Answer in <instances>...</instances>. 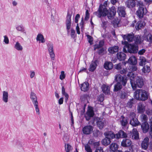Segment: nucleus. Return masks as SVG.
I'll return each instance as SVG.
<instances>
[{
    "mask_svg": "<svg viewBox=\"0 0 152 152\" xmlns=\"http://www.w3.org/2000/svg\"><path fill=\"white\" fill-rule=\"evenodd\" d=\"M115 80L118 83L115 84L114 87L113 91H117L121 90L122 88V85L125 86L127 82V78L125 76H123L120 74L116 75L115 77Z\"/></svg>",
    "mask_w": 152,
    "mask_h": 152,
    "instance_id": "1",
    "label": "nucleus"
},
{
    "mask_svg": "<svg viewBox=\"0 0 152 152\" xmlns=\"http://www.w3.org/2000/svg\"><path fill=\"white\" fill-rule=\"evenodd\" d=\"M138 9L136 12V15L140 19L142 18L146 15L147 10L143 4L142 1H138L137 4Z\"/></svg>",
    "mask_w": 152,
    "mask_h": 152,
    "instance_id": "2",
    "label": "nucleus"
},
{
    "mask_svg": "<svg viewBox=\"0 0 152 152\" xmlns=\"http://www.w3.org/2000/svg\"><path fill=\"white\" fill-rule=\"evenodd\" d=\"M105 136L109 139H113L115 138L118 139L120 138H124L127 137L126 134L122 130H120L117 133L115 134L112 132H108L104 133Z\"/></svg>",
    "mask_w": 152,
    "mask_h": 152,
    "instance_id": "3",
    "label": "nucleus"
},
{
    "mask_svg": "<svg viewBox=\"0 0 152 152\" xmlns=\"http://www.w3.org/2000/svg\"><path fill=\"white\" fill-rule=\"evenodd\" d=\"M148 92L145 90L137 89L134 92V96L137 100L145 101L148 98Z\"/></svg>",
    "mask_w": 152,
    "mask_h": 152,
    "instance_id": "4",
    "label": "nucleus"
},
{
    "mask_svg": "<svg viewBox=\"0 0 152 152\" xmlns=\"http://www.w3.org/2000/svg\"><path fill=\"white\" fill-rule=\"evenodd\" d=\"M131 80V84L133 89H135L137 86L141 88L143 85V80L142 77H137L134 80Z\"/></svg>",
    "mask_w": 152,
    "mask_h": 152,
    "instance_id": "5",
    "label": "nucleus"
},
{
    "mask_svg": "<svg viewBox=\"0 0 152 152\" xmlns=\"http://www.w3.org/2000/svg\"><path fill=\"white\" fill-rule=\"evenodd\" d=\"M123 48V51L126 53L128 52L130 53H136L138 50V46L137 45L126 44Z\"/></svg>",
    "mask_w": 152,
    "mask_h": 152,
    "instance_id": "6",
    "label": "nucleus"
},
{
    "mask_svg": "<svg viewBox=\"0 0 152 152\" xmlns=\"http://www.w3.org/2000/svg\"><path fill=\"white\" fill-rule=\"evenodd\" d=\"M107 13V10L106 7L102 4L99 5L98 10L94 13V14L98 17L101 18L102 17L106 16Z\"/></svg>",
    "mask_w": 152,
    "mask_h": 152,
    "instance_id": "7",
    "label": "nucleus"
},
{
    "mask_svg": "<svg viewBox=\"0 0 152 152\" xmlns=\"http://www.w3.org/2000/svg\"><path fill=\"white\" fill-rule=\"evenodd\" d=\"M72 12H68L66 17V28L67 30V34L69 32V30L70 29L71 24V16H72Z\"/></svg>",
    "mask_w": 152,
    "mask_h": 152,
    "instance_id": "8",
    "label": "nucleus"
},
{
    "mask_svg": "<svg viewBox=\"0 0 152 152\" xmlns=\"http://www.w3.org/2000/svg\"><path fill=\"white\" fill-rule=\"evenodd\" d=\"M48 51L50 56L53 60H55V54L54 52L53 46V44L50 42H48L47 44Z\"/></svg>",
    "mask_w": 152,
    "mask_h": 152,
    "instance_id": "9",
    "label": "nucleus"
},
{
    "mask_svg": "<svg viewBox=\"0 0 152 152\" xmlns=\"http://www.w3.org/2000/svg\"><path fill=\"white\" fill-rule=\"evenodd\" d=\"M122 36L125 40H127L129 42H132L134 41L135 37L134 34L133 33L128 34L126 35H122Z\"/></svg>",
    "mask_w": 152,
    "mask_h": 152,
    "instance_id": "10",
    "label": "nucleus"
},
{
    "mask_svg": "<svg viewBox=\"0 0 152 152\" xmlns=\"http://www.w3.org/2000/svg\"><path fill=\"white\" fill-rule=\"evenodd\" d=\"M116 13V11L114 7H112L109 11L107 10V15L110 19H112L114 18Z\"/></svg>",
    "mask_w": 152,
    "mask_h": 152,
    "instance_id": "11",
    "label": "nucleus"
},
{
    "mask_svg": "<svg viewBox=\"0 0 152 152\" xmlns=\"http://www.w3.org/2000/svg\"><path fill=\"white\" fill-rule=\"evenodd\" d=\"M93 130V127L90 125L85 126L83 129V133L85 134H89L91 133Z\"/></svg>",
    "mask_w": 152,
    "mask_h": 152,
    "instance_id": "12",
    "label": "nucleus"
},
{
    "mask_svg": "<svg viewBox=\"0 0 152 152\" xmlns=\"http://www.w3.org/2000/svg\"><path fill=\"white\" fill-rule=\"evenodd\" d=\"M94 114L93 110L92 109H89L85 115L86 119L87 121L90 120L91 118L93 117Z\"/></svg>",
    "mask_w": 152,
    "mask_h": 152,
    "instance_id": "13",
    "label": "nucleus"
},
{
    "mask_svg": "<svg viewBox=\"0 0 152 152\" xmlns=\"http://www.w3.org/2000/svg\"><path fill=\"white\" fill-rule=\"evenodd\" d=\"M149 139L148 137H145L142 142L141 147L142 149L146 150L149 145Z\"/></svg>",
    "mask_w": 152,
    "mask_h": 152,
    "instance_id": "14",
    "label": "nucleus"
},
{
    "mask_svg": "<svg viewBox=\"0 0 152 152\" xmlns=\"http://www.w3.org/2000/svg\"><path fill=\"white\" fill-rule=\"evenodd\" d=\"M117 11L120 16L121 17H125L126 13L125 7L123 6L119 7Z\"/></svg>",
    "mask_w": 152,
    "mask_h": 152,
    "instance_id": "15",
    "label": "nucleus"
},
{
    "mask_svg": "<svg viewBox=\"0 0 152 152\" xmlns=\"http://www.w3.org/2000/svg\"><path fill=\"white\" fill-rule=\"evenodd\" d=\"M97 61L96 60L93 61L91 62L88 68L90 71L93 72L95 70L97 66Z\"/></svg>",
    "mask_w": 152,
    "mask_h": 152,
    "instance_id": "16",
    "label": "nucleus"
},
{
    "mask_svg": "<svg viewBox=\"0 0 152 152\" xmlns=\"http://www.w3.org/2000/svg\"><path fill=\"white\" fill-rule=\"evenodd\" d=\"M144 39L149 42V44H152V34L149 32L145 33Z\"/></svg>",
    "mask_w": 152,
    "mask_h": 152,
    "instance_id": "17",
    "label": "nucleus"
},
{
    "mask_svg": "<svg viewBox=\"0 0 152 152\" xmlns=\"http://www.w3.org/2000/svg\"><path fill=\"white\" fill-rule=\"evenodd\" d=\"M132 141L128 139H124L121 142V145L124 147H128L132 144Z\"/></svg>",
    "mask_w": 152,
    "mask_h": 152,
    "instance_id": "18",
    "label": "nucleus"
},
{
    "mask_svg": "<svg viewBox=\"0 0 152 152\" xmlns=\"http://www.w3.org/2000/svg\"><path fill=\"white\" fill-rule=\"evenodd\" d=\"M131 134L132 138L133 139L138 140L139 139V133L136 129H133L132 133H131Z\"/></svg>",
    "mask_w": 152,
    "mask_h": 152,
    "instance_id": "19",
    "label": "nucleus"
},
{
    "mask_svg": "<svg viewBox=\"0 0 152 152\" xmlns=\"http://www.w3.org/2000/svg\"><path fill=\"white\" fill-rule=\"evenodd\" d=\"M141 127L143 132L145 133L147 132L149 129V124L147 122L142 123Z\"/></svg>",
    "mask_w": 152,
    "mask_h": 152,
    "instance_id": "20",
    "label": "nucleus"
},
{
    "mask_svg": "<svg viewBox=\"0 0 152 152\" xmlns=\"http://www.w3.org/2000/svg\"><path fill=\"white\" fill-rule=\"evenodd\" d=\"M127 63L131 65L136 64L137 63V58L135 56H132L129 58Z\"/></svg>",
    "mask_w": 152,
    "mask_h": 152,
    "instance_id": "21",
    "label": "nucleus"
},
{
    "mask_svg": "<svg viewBox=\"0 0 152 152\" xmlns=\"http://www.w3.org/2000/svg\"><path fill=\"white\" fill-rule=\"evenodd\" d=\"M126 56V54L122 52H118L117 54L118 59L120 61L125 60Z\"/></svg>",
    "mask_w": 152,
    "mask_h": 152,
    "instance_id": "22",
    "label": "nucleus"
},
{
    "mask_svg": "<svg viewBox=\"0 0 152 152\" xmlns=\"http://www.w3.org/2000/svg\"><path fill=\"white\" fill-rule=\"evenodd\" d=\"M96 124L97 127L99 129H102L105 126V123L104 121L98 120L96 122Z\"/></svg>",
    "mask_w": 152,
    "mask_h": 152,
    "instance_id": "23",
    "label": "nucleus"
},
{
    "mask_svg": "<svg viewBox=\"0 0 152 152\" xmlns=\"http://www.w3.org/2000/svg\"><path fill=\"white\" fill-rule=\"evenodd\" d=\"M137 110L139 113H142L145 110V107L142 103H139L138 104Z\"/></svg>",
    "mask_w": 152,
    "mask_h": 152,
    "instance_id": "24",
    "label": "nucleus"
},
{
    "mask_svg": "<svg viewBox=\"0 0 152 152\" xmlns=\"http://www.w3.org/2000/svg\"><path fill=\"white\" fill-rule=\"evenodd\" d=\"M119 48L117 46H115L113 47L109 48L108 49V51L109 53L114 54L118 50Z\"/></svg>",
    "mask_w": 152,
    "mask_h": 152,
    "instance_id": "25",
    "label": "nucleus"
},
{
    "mask_svg": "<svg viewBox=\"0 0 152 152\" xmlns=\"http://www.w3.org/2000/svg\"><path fill=\"white\" fill-rule=\"evenodd\" d=\"M145 25V23L144 21H139L136 23L135 28L137 30H139L141 28L143 27Z\"/></svg>",
    "mask_w": 152,
    "mask_h": 152,
    "instance_id": "26",
    "label": "nucleus"
},
{
    "mask_svg": "<svg viewBox=\"0 0 152 152\" xmlns=\"http://www.w3.org/2000/svg\"><path fill=\"white\" fill-rule=\"evenodd\" d=\"M130 124L134 126H136L140 125V123L136 118L130 119Z\"/></svg>",
    "mask_w": 152,
    "mask_h": 152,
    "instance_id": "27",
    "label": "nucleus"
},
{
    "mask_svg": "<svg viewBox=\"0 0 152 152\" xmlns=\"http://www.w3.org/2000/svg\"><path fill=\"white\" fill-rule=\"evenodd\" d=\"M30 98L32 100L33 104L38 103L36 94L34 93L31 92V94Z\"/></svg>",
    "mask_w": 152,
    "mask_h": 152,
    "instance_id": "28",
    "label": "nucleus"
},
{
    "mask_svg": "<svg viewBox=\"0 0 152 152\" xmlns=\"http://www.w3.org/2000/svg\"><path fill=\"white\" fill-rule=\"evenodd\" d=\"M2 100L5 103L8 101V94L7 91H4L2 92Z\"/></svg>",
    "mask_w": 152,
    "mask_h": 152,
    "instance_id": "29",
    "label": "nucleus"
},
{
    "mask_svg": "<svg viewBox=\"0 0 152 152\" xmlns=\"http://www.w3.org/2000/svg\"><path fill=\"white\" fill-rule=\"evenodd\" d=\"M113 64L110 62H106L104 64V68L107 70L111 69L113 67Z\"/></svg>",
    "mask_w": 152,
    "mask_h": 152,
    "instance_id": "30",
    "label": "nucleus"
},
{
    "mask_svg": "<svg viewBox=\"0 0 152 152\" xmlns=\"http://www.w3.org/2000/svg\"><path fill=\"white\" fill-rule=\"evenodd\" d=\"M89 83L88 82H84L81 85V90L86 91L88 89Z\"/></svg>",
    "mask_w": 152,
    "mask_h": 152,
    "instance_id": "31",
    "label": "nucleus"
},
{
    "mask_svg": "<svg viewBox=\"0 0 152 152\" xmlns=\"http://www.w3.org/2000/svg\"><path fill=\"white\" fill-rule=\"evenodd\" d=\"M102 88L103 92L105 94H108L110 93V89L108 86L105 85H103L102 86Z\"/></svg>",
    "mask_w": 152,
    "mask_h": 152,
    "instance_id": "32",
    "label": "nucleus"
},
{
    "mask_svg": "<svg viewBox=\"0 0 152 152\" xmlns=\"http://www.w3.org/2000/svg\"><path fill=\"white\" fill-rule=\"evenodd\" d=\"M36 40L37 41H39L42 43H44L45 42L43 36L41 34H38L37 36Z\"/></svg>",
    "mask_w": 152,
    "mask_h": 152,
    "instance_id": "33",
    "label": "nucleus"
},
{
    "mask_svg": "<svg viewBox=\"0 0 152 152\" xmlns=\"http://www.w3.org/2000/svg\"><path fill=\"white\" fill-rule=\"evenodd\" d=\"M134 41L136 44H140L142 42L141 36L139 35H136L135 36Z\"/></svg>",
    "mask_w": 152,
    "mask_h": 152,
    "instance_id": "34",
    "label": "nucleus"
},
{
    "mask_svg": "<svg viewBox=\"0 0 152 152\" xmlns=\"http://www.w3.org/2000/svg\"><path fill=\"white\" fill-rule=\"evenodd\" d=\"M14 48L18 51H21L23 49V47L18 42H16L14 46Z\"/></svg>",
    "mask_w": 152,
    "mask_h": 152,
    "instance_id": "35",
    "label": "nucleus"
},
{
    "mask_svg": "<svg viewBox=\"0 0 152 152\" xmlns=\"http://www.w3.org/2000/svg\"><path fill=\"white\" fill-rule=\"evenodd\" d=\"M111 142L110 140L107 137L102 140V143L104 145H107L109 144Z\"/></svg>",
    "mask_w": 152,
    "mask_h": 152,
    "instance_id": "36",
    "label": "nucleus"
},
{
    "mask_svg": "<svg viewBox=\"0 0 152 152\" xmlns=\"http://www.w3.org/2000/svg\"><path fill=\"white\" fill-rule=\"evenodd\" d=\"M118 148V146L117 144L115 143H112L110 146V149L113 151H115Z\"/></svg>",
    "mask_w": 152,
    "mask_h": 152,
    "instance_id": "37",
    "label": "nucleus"
},
{
    "mask_svg": "<svg viewBox=\"0 0 152 152\" xmlns=\"http://www.w3.org/2000/svg\"><path fill=\"white\" fill-rule=\"evenodd\" d=\"M140 61L139 62V65L140 66H143L146 64L147 61L146 58L143 56L140 57Z\"/></svg>",
    "mask_w": 152,
    "mask_h": 152,
    "instance_id": "38",
    "label": "nucleus"
},
{
    "mask_svg": "<svg viewBox=\"0 0 152 152\" xmlns=\"http://www.w3.org/2000/svg\"><path fill=\"white\" fill-rule=\"evenodd\" d=\"M65 150L66 152H71L72 150V147L69 144L65 145Z\"/></svg>",
    "mask_w": 152,
    "mask_h": 152,
    "instance_id": "39",
    "label": "nucleus"
},
{
    "mask_svg": "<svg viewBox=\"0 0 152 152\" xmlns=\"http://www.w3.org/2000/svg\"><path fill=\"white\" fill-rule=\"evenodd\" d=\"M127 76L130 77V82L131 83V80H134L135 78V77H134V75L132 72H129L127 74Z\"/></svg>",
    "mask_w": 152,
    "mask_h": 152,
    "instance_id": "40",
    "label": "nucleus"
},
{
    "mask_svg": "<svg viewBox=\"0 0 152 152\" xmlns=\"http://www.w3.org/2000/svg\"><path fill=\"white\" fill-rule=\"evenodd\" d=\"M118 95L121 98L125 99L127 97V94L124 91H121L119 92Z\"/></svg>",
    "mask_w": 152,
    "mask_h": 152,
    "instance_id": "41",
    "label": "nucleus"
},
{
    "mask_svg": "<svg viewBox=\"0 0 152 152\" xmlns=\"http://www.w3.org/2000/svg\"><path fill=\"white\" fill-rule=\"evenodd\" d=\"M142 71L144 73H148L150 71V67L147 65L144 66L142 69Z\"/></svg>",
    "mask_w": 152,
    "mask_h": 152,
    "instance_id": "42",
    "label": "nucleus"
},
{
    "mask_svg": "<svg viewBox=\"0 0 152 152\" xmlns=\"http://www.w3.org/2000/svg\"><path fill=\"white\" fill-rule=\"evenodd\" d=\"M136 65V64H131V65L129 67V70L132 71H136L137 68Z\"/></svg>",
    "mask_w": 152,
    "mask_h": 152,
    "instance_id": "43",
    "label": "nucleus"
},
{
    "mask_svg": "<svg viewBox=\"0 0 152 152\" xmlns=\"http://www.w3.org/2000/svg\"><path fill=\"white\" fill-rule=\"evenodd\" d=\"M121 117L123 118L122 120L121 121V123L122 126H125L127 123V120L123 116H121Z\"/></svg>",
    "mask_w": 152,
    "mask_h": 152,
    "instance_id": "44",
    "label": "nucleus"
},
{
    "mask_svg": "<svg viewBox=\"0 0 152 152\" xmlns=\"http://www.w3.org/2000/svg\"><path fill=\"white\" fill-rule=\"evenodd\" d=\"M141 118L143 123L147 122V121L148 120V118L146 115L144 114H142L141 116Z\"/></svg>",
    "mask_w": 152,
    "mask_h": 152,
    "instance_id": "45",
    "label": "nucleus"
},
{
    "mask_svg": "<svg viewBox=\"0 0 152 152\" xmlns=\"http://www.w3.org/2000/svg\"><path fill=\"white\" fill-rule=\"evenodd\" d=\"M34 105L36 113L38 115H39L40 114V112L39 108L38 107V103L34 104Z\"/></svg>",
    "mask_w": 152,
    "mask_h": 152,
    "instance_id": "46",
    "label": "nucleus"
},
{
    "mask_svg": "<svg viewBox=\"0 0 152 152\" xmlns=\"http://www.w3.org/2000/svg\"><path fill=\"white\" fill-rule=\"evenodd\" d=\"M16 28L18 31H21L22 32H24L25 31L24 27L22 26H18Z\"/></svg>",
    "mask_w": 152,
    "mask_h": 152,
    "instance_id": "47",
    "label": "nucleus"
},
{
    "mask_svg": "<svg viewBox=\"0 0 152 152\" xmlns=\"http://www.w3.org/2000/svg\"><path fill=\"white\" fill-rule=\"evenodd\" d=\"M135 6V4L134 1H132L129 2L127 4V7L129 8L133 7Z\"/></svg>",
    "mask_w": 152,
    "mask_h": 152,
    "instance_id": "48",
    "label": "nucleus"
},
{
    "mask_svg": "<svg viewBox=\"0 0 152 152\" xmlns=\"http://www.w3.org/2000/svg\"><path fill=\"white\" fill-rule=\"evenodd\" d=\"M133 99H132L128 102L127 103V106L128 107L131 108L132 107L133 104Z\"/></svg>",
    "mask_w": 152,
    "mask_h": 152,
    "instance_id": "49",
    "label": "nucleus"
},
{
    "mask_svg": "<svg viewBox=\"0 0 152 152\" xmlns=\"http://www.w3.org/2000/svg\"><path fill=\"white\" fill-rule=\"evenodd\" d=\"M119 21L118 20H116L115 19L114 20H113L112 23L113 24L114 26L115 27H116L118 26V24L119 23Z\"/></svg>",
    "mask_w": 152,
    "mask_h": 152,
    "instance_id": "50",
    "label": "nucleus"
},
{
    "mask_svg": "<svg viewBox=\"0 0 152 152\" xmlns=\"http://www.w3.org/2000/svg\"><path fill=\"white\" fill-rule=\"evenodd\" d=\"M71 37L73 39L75 38L76 36L75 30L73 29L72 28L71 30Z\"/></svg>",
    "mask_w": 152,
    "mask_h": 152,
    "instance_id": "51",
    "label": "nucleus"
},
{
    "mask_svg": "<svg viewBox=\"0 0 152 152\" xmlns=\"http://www.w3.org/2000/svg\"><path fill=\"white\" fill-rule=\"evenodd\" d=\"M129 69H128L126 68L125 69H124L122 70H121L120 72L121 74H126L127 72H129Z\"/></svg>",
    "mask_w": 152,
    "mask_h": 152,
    "instance_id": "52",
    "label": "nucleus"
},
{
    "mask_svg": "<svg viewBox=\"0 0 152 152\" xmlns=\"http://www.w3.org/2000/svg\"><path fill=\"white\" fill-rule=\"evenodd\" d=\"M85 148L87 152H92L91 147L88 144H86L85 145Z\"/></svg>",
    "mask_w": 152,
    "mask_h": 152,
    "instance_id": "53",
    "label": "nucleus"
},
{
    "mask_svg": "<svg viewBox=\"0 0 152 152\" xmlns=\"http://www.w3.org/2000/svg\"><path fill=\"white\" fill-rule=\"evenodd\" d=\"M149 123L151 124L150 129L151 131L150 132V134L151 138H152V118L149 119Z\"/></svg>",
    "mask_w": 152,
    "mask_h": 152,
    "instance_id": "54",
    "label": "nucleus"
},
{
    "mask_svg": "<svg viewBox=\"0 0 152 152\" xmlns=\"http://www.w3.org/2000/svg\"><path fill=\"white\" fill-rule=\"evenodd\" d=\"M90 17V14L89 13L88 11V10H87L86 12V16L85 18V20H88Z\"/></svg>",
    "mask_w": 152,
    "mask_h": 152,
    "instance_id": "55",
    "label": "nucleus"
},
{
    "mask_svg": "<svg viewBox=\"0 0 152 152\" xmlns=\"http://www.w3.org/2000/svg\"><path fill=\"white\" fill-rule=\"evenodd\" d=\"M115 68L117 70H120L121 68V63L115 65Z\"/></svg>",
    "mask_w": 152,
    "mask_h": 152,
    "instance_id": "56",
    "label": "nucleus"
},
{
    "mask_svg": "<svg viewBox=\"0 0 152 152\" xmlns=\"http://www.w3.org/2000/svg\"><path fill=\"white\" fill-rule=\"evenodd\" d=\"M4 42L7 44H8L9 43V40L7 36L5 35L4 36Z\"/></svg>",
    "mask_w": 152,
    "mask_h": 152,
    "instance_id": "57",
    "label": "nucleus"
},
{
    "mask_svg": "<svg viewBox=\"0 0 152 152\" xmlns=\"http://www.w3.org/2000/svg\"><path fill=\"white\" fill-rule=\"evenodd\" d=\"M65 76L64 74V71H62L60 76V79L61 80H63L65 78Z\"/></svg>",
    "mask_w": 152,
    "mask_h": 152,
    "instance_id": "58",
    "label": "nucleus"
},
{
    "mask_svg": "<svg viewBox=\"0 0 152 152\" xmlns=\"http://www.w3.org/2000/svg\"><path fill=\"white\" fill-rule=\"evenodd\" d=\"M87 37L88 39V42L91 45L93 41V38L91 36L88 35H87Z\"/></svg>",
    "mask_w": 152,
    "mask_h": 152,
    "instance_id": "59",
    "label": "nucleus"
},
{
    "mask_svg": "<svg viewBox=\"0 0 152 152\" xmlns=\"http://www.w3.org/2000/svg\"><path fill=\"white\" fill-rule=\"evenodd\" d=\"M135 117V113L133 112H131L129 115V118L130 119H133L134 118H136Z\"/></svg>",
    "mask_w": 152,
    "mask_h": 152,
    "instance_id": "60",
    "label": "nucleus"
},
{
    "mask_svg": "<svg viewBox=\"0 0 152 152\" xmlns=\"http://www.w3.org/2000/svg\"><path fill=\"white\" fill-rule=\"evenodd\" d=\"M145 113L148 115H152V110L150 109L147 110Z\"/></svg>",
    "mask_w": 152,
    "mask_h": 152,
    "instance_id": "61",
    "label": "nucleus"
},
{
    "mask_svg": "<svg viewBox=\"0 0 152 152\" xmlns=\"http://www.w3.org/2000/svg\"><path fill=\"white\" fill-rule=\"evenodd\" d=\"M30 77L31 78H33L35 75V72L33 71H30Z\"/></svg>",
    "mask_w": 152,
    "mask_h": 152,
    "instance_id": "62",
    "label": "nucleus"
},
{
    "mask_svg": "<svg viewBox=\"0 0 152 152\" xmlns=\"http://www.w3.org/2000/svg\"><path fill=\"white\" fill-rule=\"evenodd\" d=\"M95 152H104L103 148L101 147H99L96 148Z\"/></svg>",
    "mask_w": 152,
    "mask_h": 152,
    "instance_id": "63",
    "label": "nucleus"
},
{
    "mask_svg": "<svg viewBox=\"0 0 152 152\" xmlns=\"http://www.w3.org/2000/svg\"><path fill=\"white\" fill-rule=\"evenodd\" d=\"M80 18V15L79 14L76 15L75 18V22L76 23H77L78 21V20Z\"/></svg>",
    "mask_w": 152,
    "mask_h": 152,
    "instance_id": "64",
    "label": "nucleus"
}]
</instances>
